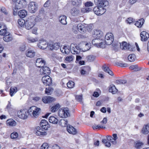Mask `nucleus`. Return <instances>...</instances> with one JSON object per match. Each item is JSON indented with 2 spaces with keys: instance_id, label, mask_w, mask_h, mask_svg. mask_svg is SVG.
Instances as JSON below:
<instances>
[{
  "instance_id": "obj_61",
  "label": "nucleus",
  "mask_w": 149,
  "mask_h": 149,
  "mask_svg": "<svg viewBox=\"0 0 149 149\" xmlns=\"http://www.w3.org/2000/svg\"><path fill=\"white\" fill-rule=\"evenodd\" d=\"M85 5L86 7H89L92 6L93 5V3L91 2H87L85 4Z\"/></svg>"
},
{
  "instance_id": "obj_34",
  "label": "nucleus",
  "mask_w": 149,
  "mask_h": 149,
  "mask_svg": "<svg viewBox=\"0 0 149 149\" xmlns=\"http://www.w3.org/2000/svg\"><path fill=\"white\" fill-rule=\"evenodd\" d=\"M40 110L41 109L40 108L36 107V110L34 111V112L32 114L33 116L35 118L38 117V115L40 113Z\"/></svg>"
},
{
  "instance_id": "obj_37",
  "label": "nucleus",
  "mask_w": 149,
  "mask_h": 149,
  "mask_svg": "<svg viewBox=\"0 0 149 149\" xmlns=\"http://www.w3.org/2000/svg\"><path fill=\"white\" fill-rule=\"evenodd\" d=\"M17 91V88L14 87H11L10 89V94L11 96H13Z\"/></svg>"
},
{
  "instance_id": "obj_28",
  "label": "nucleus",
  "mask_w": 149,
  "mask_h": 149,
  "mask_svg": "<svg viewBox=\"0 0 149 149\" xmlns=\"http://www.w3.org/2000/svg\"><path fill=\"white\" fill-rule=\"evenodd\" d=\"M108 5V1L105 0H100L97 6L98 7H105Z\"/></svg>"
},
{
  "instance_id": "obj_7",
  "label": "nucleus",
  "mask_w": 149,
  "mask_h": 149,
  "mask_svg": "<svg viewBox=\"0 0 149 149\" xmlns=\"http://www.w3.org/2000/svg\"><path fill=\"white\" fill-rule=\"evenodd\" d=\"M93 11L97 15H100L105 12L106 9L102 7L96 6L94 8Z\"/></svg>"
},
{
  "instance_id": "obj_4",
  "label": "nucleus",
  "mask_w": 149,
  "mask_h": 149,
  "mask_svg": "<svg viewBox=\"0 0 149 149\" xmlns=\"http://www.w3.org/2000/svg\"><path fill=\"white\" fill-rule=\"evenodd\" d=\"M105 39L106 44L110 45L113 40V35L111 33H107L105 36Z\"/></svg>"
},
{
  "instance_id": "obj_9",
  "label": "nucleus",
  "mask_w": 149,
  "mask_h": 149,
  "mask_svg": "<svg viewBox=\"0 0 149 149\" xmlns=\"http://www.w3.org/2000/svg\"><path fill=\"white\" fill-rule=\"evenodd\" d=\"M47 130H45L43 127H37L35 130V134L37 135H44L47 134L46 131Z\"/></svg>"
},
{
  "instance_id": "obj_40",
  "label": "nucleus",
  "mask_w": 149,
  "mask_h": 149,
  "mask_svg": "<svg viewBox=\"0 0 149 149\" xmlns=\"http://www.w3.org/2000/svg\"><path fill=\"white\" fill-rule=\"evenodd\" d=\"M60 124L62 127H65L66 126H68L67 124L68 123V121L65 120V119H61L59 122Z\"/></svg>"
},
{
  "instance_id": "obj_29",
  "label": "nucleus",
  "mask_w": 149,
  "mask_h": 149,
  "mask_svg": "<svg viewBox=\"0 0 149 149\" xmlns=\"http://www.w3.org/2000/svg\"><path fill=\"white\" fill-rule=\"evenodd\" d=\"M109 92L112 93L113 94L116 93L118 91V90L116 88L115 85H112L110 86L109 89Z\"/></svg>"
},
{
  "instance_id": "obj_50",
  "label": "nucleus",
  "mask_w": 149,
  "mask_h": 149,
  "mask_svg": "<svg viewBox=\"0 0 149 149\" xmlns=\"http://www.w3.org/2000/svg\"><path fill=\"white\" fill-rule=\"evenodd\" d=\"M116 64L117 65L120 67H127L128 66V64L127 63H123L121 61L117 62Z\"/></svg>"
},
{
  "instance_id": "obj_14",
  "label": "nucleus",
  "mask_w": 149,
  "mask_h": 149,
  "mask_svg": "<svg viewBox=\"0 0 149 149\" xmlns=\"http://www.w3.org/2000/svg\"><path fill=\"white\" fill-rule=\"evenodd\" d=\"M42 101L45 103H51L55 101V99L50 96H46L42 98Z\"/></svg>"
},
{
  "instance_id": "obj_43",
  "label": "nucleus",
  "mask_w": 149,
  "mask_h": 149,
  "mask_svg": "<svg viewBox=\"0 0 149 149\" xmlns=\"http://www.w3.org/2000/svg\"><path fill=\"white\" fill-rule=\"evenodd\" d=\"M130 68L131 70H133L135 71L139 70L141 69L140 68L138 67L137 65H131L130 67Z\"/></svg>"
},
{
  "instance_id": "obj_24",
  "label": "nucleus",
  "mask_w": 149,
  "mask_h": 149,
  "mask_svg": "<svg viewBox=\"0 0 149 149\" xmlns=\"http://www.w3.org/2000/svg\"><path fill=\"white\" fill-rule=\"evenodd\" d=\"M102 69L105 72L108 73L111 76L113 75V72L109 69L106 65L104 64L102 67Z\"/></svg>"
},
{
  "instance_id": "obj_25",
  "label": "nucleus",
  "mask_w": 149,
  "mask_h": 149,
  "mask_svg": "<svg viewBox=\"0 0 149 149\" xmlns=\"http://www.w3.org/2000/svg\"><path fill=\"white\" fill-rule=\"evenodd\" d=\"M120 48L122 49H126L130 48V45L125 42H123L120 43Z\"/></svg>"
},
{
  "instance_id": "obj_52",
  "label": "nucleus",
  "mask_w": 149,
  "mask_h": 149,
  "mask_svg": "<svg viewBox=\"0 0 149 149\" xmlns=\"http://www.w3.org/2000/svg\"><path fill=\"white\" fill-rule=\"evenodd\" d=\"M53 89L49 87L48 88H46L45 90V93L47 95H50L51 94Z\"/></svg>"
},
{
  "instance_id": "obj_49",
  "label": "nucleus",
  "mask_w": 149,
  "mask_h": 149,
  "mask_svg": "<svg viewBox=\"0 0 149 149\" xmlns=\"http://www.w3.org/2000/svg\"><path fill=\"white\" fill-rule=\"evenodd\" d=\"M18 23L19 25L21 26H22L24 25H25V21L22 19H20L18 20Z\"/></svg>"
},
{
  "instance_id": "obj_13",
  "label": "nucleus",
  "mask_w": 149,
  "mask_h": 149,
  "mask_svg": "<svg viewBox=\"0 0 149 149\" xmlns=\"http://www.w3.org/2000/svg\"><path fill=\"white\" fill-rule=\"evenodd\" d=\"M98 40V38H96L93 40L92 41V44L93 45H97V47H99L101 48H105V42H100V43H98L97 42L95 43V42H97Z\"/></svg>"
},
{
  "instance_id": "obj_26",
  "label": "nucleus",
  "mask_w": 149,
  "mask_h": 149,
  "mask_svg": "<svg viewBox=\"0 0 149 149\" xmlns=\"http://www.w3.org/2000/svg\"><path fill=\"white\" fill-rule=\"evenodd\" d=\"M18 15L20 18H23L27 15V12L24 10H22L18 12Z\"/></svg>"
},
{
  "instance_id": "obj_55",
  "label": "nucleus",
  "mask_w": 149,
  "mask_h": 149,
  "mask_svg": "<svg viewBox=\"0 0 149 149\" xmlns=\"http://www.w3.org/2000/svg\"><path fill=\"white\" fill-rule=\"evenodd\" d=\"M65 60L68 62H70L73 60V56H67L65 58Z\"/></svg>"
},
{
  "instance_id": "obj_15",
  "label": "nucleus",
  "mask_w": 149,
  "mask_h": 149,
  "mask_svg": "<svg viewBox=\"0 0 149 149\" xmlns=\"http://www.w3.org/2000/svg\"><path fill=\"white\" fill-rule=\"evenodd\" d=\"M45 62L44 60L41 58H38L37 59L35 65L38 68H42L45 64Z\"/></svg>"
},
{
  "instance_id": "obj_19",
  "label": "nucleus",
  "mask_w": 149,
  "mask_h": 149,
  "mask_svg": "<svg viewBox=\"0 0 149 149\" xmlns=\"http://www.w3.org/2000/svg\"><path fill=\"white\" fill-rule=\"evenodd\" d=\"M59 43H56L54 44H50L48 45V47L51 50H56L59 48Z\"/></svg>"
},
{
  "instance_id": "obj_21",
  "label": "nucleus",
  "mask_w": 149,
  "mask_h": 149,
  "mask_svg": "<svg viewBox=\"0 0 149 149\" xmlns=\"http://www.w3.org/2000/svg\"><path fill=\"white\" fill-rule=\"evenodd\" d=\"M70 13L72 15L77 16L79 14L80 11L79 9L74 7L71 9Z\"/></svg>"
},
{
  "instance_id": "obj_16",
  "label": "nucleus",
  "mask_w": 149,
  "mask_h": 149,
  "mask_svg": "<svg viewBox=\"0 0 149 149\" xmlns=\"http://www.w3.org/2000/svg\"><path fill=\"white\" fill-rule=\"evenodd\" d=\"M77 29L81 33H85L86 31L85 24H79L77 25Z\"/></svg>"
},
{
  "instance_id": "obj_30",
  "label": "nucleus",
  "mask_w": 149,
  "mask_h": 149,
  "mask_svg": "<svg viewBox=\"0 0 149 149\" xmlns=\"http://www.w3.org/2000/svg\"><path fill=\"white\" fill-rule=\"evenodd\" d=\"M35 54V52L33 50H28L26 51V55L28 57L32 58L34 56Z\"/></svg>"
},
{
  "instance_id": "obj_36",
  "label": "nucleus",
  "mask_w": 149,
  "mask_h": 149,
  "mask_svg": "<svg viewBox=\"0 0 149 149\" xmlns=\"http://www.w3.org/2000/svg\"><path fill=\"white\" fill-rule=\"evenodd\" d=\"M142 132L144 134H147L149 132V125H148L144 127L142 129Z\"/></svg>"
},
{
  "instance_id": "obj_47",
  "label": "nucleus",
  "mask_w": 149,
  "mask_h": 149,
  "mask_svg": "<svg viewBox=\"0 0 149 149\" xmlns=\"http://www.w3.org/2000/svg\"><path fill=\"white\" fill-rule=\"evenodd\" d=\"M36 107L35 106H32L28 110L27 112H28V114L30 115L32 114L34 111L36 110Z\"/></svg>"
},
{
  "instance_id": "obj_32",
  "label": "nucleus",
  "mask_w": 149,
  "mask_h": 149,
  "mask_svg": "<svg viewBox=\"0 0 149 149\" xmlns=\"http://www.w3.org/2000/svg\"><path fill=\"white\" fill-rule=\"evenodd\" d=\"M6 124L7 125L13 126L16 125V123L13 119H10L7 120Z\"/></svg>"
},
{
  "instance_id": "obj_64",
  "label": "nucleus",
  "mask_w": 149,
  "mask_h": 149,
  "mask_svg": "<svg viewBox=\"0 0 149 149\" xmlns=\"http://www.w3.org/2000/svg\"><path fill=\"white\" fill-rule=\"evenodd\" d=\"M52 149H61L60 147L57 144L54 145L52 147Z\"/></svg>"
},
{
  "instance_id": "obj_3",
  "label": "nucleus",
  "mask_w": 149,
  "mask_h": 149,
  "mask_svg": "<svg viewBox=\"0 0 149 149\" xmlns=\"http://www.w3.org/2000/svg\"><path fill=\"white\" fill-rule=\"evenodd\" d=\"M14 2V6H13V8H15L16 9H19L23 7L24 4H25V0H16Z\"/></svg>"
},
{
  "instance_id": "obj_6",
  "label": "nucleus",
  "mask_w": 149,
  "mask_h": 149,
  "mask_svg": "<svg viewBox=\"0 0 149 149\" xmlns=\"http://www.w3.org/2000/svg\"><path fill=\"white\" fill-rule=\"evenodd\" d=\"M76 44H71L70 45L71 52L73 54H77L80 52L81 48Z\"/></svg>"
},
{
  "instance_id": "obj_10",
  "label": "nucleus",
  "mask_w": 149,
  "mask_h": 149,
  "mask_svg": "<svg viewBox=\"0 0 149 149\" xmlns=\"http://www.w3.org/2000/svg\"><path fill=\"white\" fill-rule=\"evenodd\" d=\"M17 115L19 118L23 119H25L27 118L29 114L26 111L23 110L18 111Z\"/></svg>"
},
{
  "instance_id": "obj_58",
  "label": "nucleus",
  "mask_w": 149,
  "mask_h": 149,
  "mask_svg": "<svg viewBox=\"0 0 149 149\" xmlns=\"http://www.w3.org/2000/svg\"><path fill=\"white\" fill-rule=\"evenodd\" d=\"M75 98L77 101L80 102H81L82 100V96L80 95H76L75 97Z\"/></svg>"
},
{
  "instance_id": "obj_63",
  "label": "nucleus",
  "mask_w": 149,
  "mask_h": 149,
  "mask_svg": "<svg viewBox=\"0 0 149 149\" xmlns=\"http://www.w3.org/2000/svg\"><path fill=\"white\" fill-rule=\"evenodd\" d=\"M126 21L128 23L130 24L133 22V19L132 18H128L126 20Z\"/></svg>"
},
{
  "instance_id": "obj_45",
  "label": "nucleus",
  "mask_w": 149,
  "mask_h": 149,
  "mask_svg": "<svg viewBox=\"0 0 149 149\" xmlns=\"http://www.w3.org/2000/svg\"><path fill=\"white\" fill-rule=\"evenodd\" d=\"M127 80L125 79H118L116 81V83L117 84H125L126 83Z\"/></svg>"
},
{
  "instance_id": "obj_11",
  "label": "nucleus",
  "mask_w": 149,
  "mask_h": 149,
  "mask_svg": "<svg viewBox=\"0 0 149 149\" xmlns=\"http://www.w3.org/2000/svg\"><path fill=\"white\" fill-rule=\"evenodd\" d=\"M79 45L81 47V50L83 52L89 50L91 48L90 45L85 42H82Z\"/></svg>"
},
{
  "instance_id": "obj_42",
  "label": "nucleus",
  "mask_w": 149,
  "mask_h": 149,
  "mask_svg": "<svg viewBox=\"0 0 149 149\" xmlns=\"http://www.w3.org/2000/svg\"><path fill=\"white\" fill-rule=\"evenodd\" d=\"M92 10L91 8L86 7L85 8H82L81 10L82 12L83 13H87L91 11Z\"/></svg>"
},
{
  "instance_id": "obj_39",
  "label": "nucleus",
  "mask_w": 149,
  "mask_h": 149,
  "mask_svg": "<svg viewBox=\"0 0 149 149\" xmlns=\"http://www.w3.org/2000/svg\"><path fill=\"white\" fill-rule=\"evenodd\" d=\"M3 29H0V35L4 36L6 32H8L6 30V27L5 25L3 26Z\"/></svg>"
},
{
  "instance_id": "obj_51",
  "label": "nucleus",
  "mask_w": 149,
  "mask_h": 149,
  "mask_svg": "<svg viewBox=\"0 0 149 149\" xmlns=\"http://www.w3.org/2000/svg\"><path fill=\"white\" fill-rule=\"evenodd\" d=\"M143 143L141 142L137 141L136 143L135 147L137 149H139L141 148Z\"/></svg>"
},
{
  "instance_id": "obj_12",
  "label": "nucleus",
  "mask_w": 149,
  "mask_h": 149,
  "mask_svg": "<svg viewBox=\"0 0 149 149\" xmlns=\"http://www.w3.org/2000/svg\"><path fill=\"white\" fill-rule=\"evenodd\" d=\"M48 45L46 41L43 39L40 40L38 44V47L43 49H46L48 47Z\"/></svg>"
},
{
  "instance_id": "obj_33",
  "label": "nucleus",
  "mask_w": 149,
  "mask_h": 149,
  "mask_svg": "<svg viewBox=\"0 0 149 149\" xmlns=\"http://www.w3.org/2000/svg\"><path fill=\"white\" fill-rule=\"evenodd\" d=\"M144 22V19L141 18L136 22L135 24V25L138 27H141L143 25Z\"/></svg>"
},
{
  "instance_id": "obj_59",
  "label": "nucleus",
  "mask_w": 149,
  "mask_h": 149,
  "mask_svg": "<svg viewBox=\"0 0 149 149\" xmlns=\"http://www.w3.org/2000/svg\"><path fill=\"white\" fill-rule=\"evenodd\" d=\"M19 50L21 51H23L26 49V46L25 44H22L19 47Z\"/></svg>"
},
{
  "instance_id": "obj_23",
  "label": "nucleus",
  "mask_w": 149,
  "mask_h": 149,
  "mask_svg": "<svg viewBox=\"0 0 149 149\" xmlns=\"http://www.w3.org/2000/svg\"><path fill=\"white\" fill-rule=\"evenodd\" d=\"M3 37V39L6 42H8L11 41L12 39V37L10 35L9 32H6Z\"/></svg>"
},
{
  "instance_id": "obj_46",
  "label": "nucleus",
  "mask_w": 149,
  "mask_h": 149,
  "mask_svg": "<svg viewBox=\"0 0 149 149\" xmlns=\"http://www.w3.org/2000/svg\"><path fill=\"white\" fill-rule=\"evenodd\" d=\"M38 39L37 38H27L28 42L29 43H33L37 42Z\"/></svg>"
},
{
  "instance_id": "obj_38",
  "label": "nucleus",
  "mask_w": 149,
  "mask_h": 149,
  "mask_svg": "<svg viewBox=\"0 0 149 149\" xmlns=\"http://www.w3.org/2000/svg\"><path fill=\"white\" fill-rule=\"evenodd\" d=\"M94 34L97 36L96 38H100L102 37L103 33L101 30H97L94 31Z\"/></svg>"
},
{
  "instance_id": "obj_8",
  "label": "nucleus",
  "mask_w": 149,
  "mask_h": 149,
  "mask_svg": "<svg viewBox=\"0 0 149 149\" xmlns=\"http://www.w3.org/2000/svg\"><path fill=\"white\" fill-rule=\"evenodd\" d=\"M42 81L46 86H50L52 83L51 78L48 75H45L43 77L42 79Z\"/></svg>"
},
{
  "instance_id": "obj_60",
  "label": "nucleus",
  "mask_w": 149,
  "mask_h": 149,
  "mask_svg": "<svg viewBox=\"0 0 149 149\" xmlns=\"http://www.w3.org/2000/svg\"><path fill=\"white\" fill-rule=\"evenodd\" d=\"M86 27V30H87L88 31H90L92 29V27L91 25H88L86 24H85Z\"/></svg>"
},
{
  "instance_id": "obj_62",
  "label": "nucleus",
  "mask_w": 149,
  "mask_h": 149,
  "mask_svg": "<svg viewBox=\"0 0 149 149\" xmlns=\"http://www.w3.org/2000/svg\"><path fill=\"white\" fill-rule=\"evenodd\" d=\"M107 140L110 141L113 144L112 142L114 141L113 138L111 136H107Z\"/></svg>"
},
{
  "instance_id": "obj_27",
  "label": "nucleus",
  "mask_w": 149,
  "mask_h": 149,
  "mask_svg": "<svg viewBox=\"0 0 149 149\" xmlns=\"http://www.w3.org/2000/svg\"><path fill=\"white\" fill-rule=\"evenodd\" d=\"M49 121L51 123L57 124L58 120L54 116H51L49 118Z\"/></svg>"
},
{
  "instance_id": "obj_56",
  "label": "nucleus",
  "mask_w": 149,
  "mask_h": 149,
  "mask_svg": "<svg viewBox=\"0 0 149 149\" xmlns=\"http://www.w3.org/2000/svg\"><path fill=\"white\" fill-rule=\"evenodd\" d=\"M93 129L94 130H95L97 129V128H105V127H104L103 126H100L99 125H93Z\"/></svg>"
},
{
  "instance_id": "obj_41",
  "label": "nucleus",
  "mask_w": 149,
  "mask_h": 149,
  "mask_svg": "<svg viewBox=\"0 0 149 149\" xmlns=\"http://www.w3.org/2000/svg\"><path fill=\"white\" fill-rule=\"evenodd\" d=\"M86 58L88 61L92 62L94 60L95 58V56L92 55H90L87 56Z\"/></svg>"
},
{
  "instance_id": "obj_18",
  "label": "nucleus",
  "mask_w": 149,
  "mask_h": 149,
  "mask_svg": "<svg viewBox=\"0 0 149 149\" xmlns=\"http://www.w3.org/2000/svg\"><path fill=\"white\" fill-rule=\"evenodd\" d=\"M141 40L142 41H146L149 38V34L146 31H143L140 34Z\"/></svg>"
},
{
  "instance_id": "obj_53",
  "label": "nucleus",
  "mask_w": 149,
  "mask_h": 149,
  "mask_svg": "<svg viewBox=\"0 0 149 149\" xmlns=\"http://www.w3.org/2000/svg\"><path fill=\"white\" fill-rule=\"evenodd\" d=\"M18 134L17 132H14L10 135V137L12 139H16L18 136Z\"/></svg>"
},
{
  "instance_id": "obj_31",
  "label": "nucleus",
  "mask_w": 149,
  "mask_h": 149,
  "mask_svg": "<svg viewBox=\"0 0 149 149\" xmlns=\"http://www.w3.org/2000/svg\"><path fill=\"white\" fill-rule=\"evenodd\" d=\"M59 21L63 24L65 25L67 22L66 21V17L65 15L60 16L59 18Z\"/></svg>"
},
{
  "instance_id": "obj_48",
  "label": "nucleus",
  "mask_w": 149,
  "mask_h": 149,
  "mask_svg": "<svg viewBox=\"0 0 149 149\" xmlns=\"http://www.w3.org/2000/svg\"><path fill=\"white\" fill-rule=\"evenodd\" d=\"M74 83L72 81H70L67 83V86L68 88H72L74 86Z\"/></svg>"
},
{
  "instance_id": "obj_2",
  "label": "nucleus",
  "mask_w": 149,
  "mask_h": 149,
  "mask_svg": "<svg viewBox=\"0 0 149 149\" xmlns=\"http://www.w3.org/2000/svg\"><path fill=\"white\" fill-rule=\"evenodd\" d=\"M38 8L37 4L35 2H31L29 4L28 9L31 13L36 12Z\"/></svg>"
},
{
  "instance_id": "obj_54",
  "label": "nucleus",
  "mask_w": 149,
  "mask_h": 149,
  "mask_svg": "<svg viewBox=\"0 0 149 149\" xmlns=\"http://www.w3.org/2000/svg\"><path fill=\"white\" fill-rule=\"evenodd\" d=\"M112 136L113 137V139L114 140V141L112 142H113V144L116 145L117 143L116 140L118 139L117 134H113Z\"/></svg>"
},
{
  "instance_id": "obj_22",
  "label": "nucleus",
  "mask_w": 149,
  "mask_h": 149,
  "mask_svg": "<svg viewBox=\"0 0 149 149\" xmlns=\"http://www.w3.org/2000/svg\"><path fill=\"white\" fill-rule=\"evenodd\" d=\"M67 129L68 132L70 133L75 134L77 133L76 129L71 125L67 126Z\"/></svg>"
},
{
  "instance_id": "obj_35",
  "label": "nucleus",
  "mask_w": 149,
  "mask_h": 149,
  "mask_svg": "<svg viewBox=\"0 0 149 149\" xmlns=\"http://www.w3.org/2000/svg\"><path fill=\"white\" fill-rule=\"evenodd\" d=\"M61 106L59 104H57L52 107L51 109V111L54 112L57 111L60 107Z\"/></svg>"
},
{
  "instance_id": "obj_1",
  "label": "nucleus",
  "mask_w": 149,
  "mask_h": 149,
  "mask_svg": "<svg viewBox=\"0 0 149 149\" xmlns=\"http://www.w3.org/2000/svg\"><path fill=\"white\" fill-rule=\"evenodd\" d=\"M35 24L34 19L31 17L29 18L25 21V27L27 29L29 30L32 29Z\"/></svg>"
},
{
  "instance_id": "obj_44",
  "label": "nucleus",
  "mask_w": 149,
  "mask_h": 149,
  "mask_svg": "<svg viewBox=\"0 0 149 149\" xmlns=\"http://www.w3.org/2000/svg\"><path fill=\"white\" fill-rule=\"evenodd\" d=\"M135 55L134 54L129 55L128 57V59L130 62H133L135 61Z\"/></svg>"
},
{
  "instance_id": "obj_5",
  "label": "nucleus",
  "mask_w": 149,
  "mask_h": 149,
  "mask_svg": "<svg viewBox=\"0 0 149 149\" xmlns=\"http://www.w3.org/2000/svg\"><path fill=\"white\" fill-rule=\"evenodd\" d=\"M58 115L62 118H65L69 116L70 113L68 109L65 108L63 109H60L58 111Z\"/></svg>"
},
{
  "instance_id": "obj_17",
  "label": "nucleus",
  "mask_w": 149,
  "mask_h": 149,
  "mask_svg": "<svg viewBox=\"0 0 149 149\" xmlns=\"http://www.w3.org/2000/svg\"><path fill=\"white\" fill-rule=\"evenodd\" d=\"M40 125V126L43 127L45 130H47L48 128L50 127L48 122L45 120H41Z\"/></svg>"
},
{
  "instance_id": "obj_20",
  "label": "nucleus",
  "mask_w": 149,
  "mask_h": 149,
  "mask_svg": "<svg viewBox=\"0 0 149 149\" xmlns=\"http://www.w3.org/2000/svg\"><path fill=\"white\" fill-rule=\"evenodd\" d=\"M42 73L45 75H49L50 73V70L49 68L47 66H43L40 70Z\"/></svg>"
},
{
  "instance_id": "obj_57",
  "label": "nucleus",
  "mask_w": 149,
  "mask_h": 149,
  "mask_svg": "<svg viewBox=\"0 0 149 149\" xmlns=\"http://www.w3.org/2000/svg\"><path fill=\"white\" fill-rule=\"evenodd\" d=\"M48 147V144L46 143H44L41 146L40 149H47Z\"/></svg>"
}]
</instances>
